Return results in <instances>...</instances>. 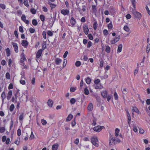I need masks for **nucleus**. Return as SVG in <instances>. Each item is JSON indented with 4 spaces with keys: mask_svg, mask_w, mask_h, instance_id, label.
I'll return each mask as SVG.
<instances>
[{
    "mask_svg": "<svg viewBox=\"0 0 150 150\" xmlns=\"http://www.w3.org/2000/svg\"><path fill=\"white\" fill-rule=\"evenodd\" d=\"M143 82L145 85H147L149 83V80L148 78H145L143 79Z\"/></svg>",
    "mask_w": 150,
    "mask_h": 150,
    "instance_id": "obj_20",
    "label": "nucleus"
},
{
    "mask_svg": "<svg viewBox=\"0 0 150 150\" xmlns=\"http://www.w3.org/2000/svg\"><path fill=\"white\" fill-rule=\"evenodd\" d=\"M81 62L79 61H77L76 62L75 65L77 67L80 66L81 65Z\"/></svg>",
    "mask_w": 150,
    "mask_h": 150,
    "instance_id": "obj_44",
    "label": "nucleus"
},
{
    "mask_svg": "<svg viewBox=\"0 0 150 150\" xmlns=\"http://www.w3.org/2000/svg\"><path fill=\"white\" fill-rule=\"evenodd\" d=\"M120 132L119 129L116 128L115 130V136L116 137H117L118 136V133Z\"/></svg>",
    "mask_w": 150,
    "mask_h": 150,
    "instance_id": "obj_29",
    "label": "nucleus"
},
{
    "mask_svg": "<svg viewBox=\"0 0 150 150\" xmlns=\"http://www.w3.org/2000/svg\"><path fill=\"white\" fill-rule=\"evenodd\" d=\"M107 98V101L109 102L110 100L111 99V96L109 95H107V97H106V98Z\"/></svg>",
    "mask_w": 150,
    "mask_h": 150,
    "instance_id": "obj_63",
    "label": "nucleus"
},
{
    "mask_svg": "<svg viewBox=\"0 0 150 150\" xmlns=\"http://www.w3.org/2000/svg\"><path fill=\"white\" fill-rule=\"evenodd\" d=\"M41 122L42 123V124L43 125H45L47 124V122L44 119H42L41 120Z\"/></svg>",
    "mask_w": 150,
    "mask_h": 150,
    "instance_id": "obj_49",
    "label": "nucleus"
},
{
    "mask_svg": "<svg viewBox=\"0 0 150 150\" xmlns=\"http://www.w3.org/2000/svg\"><path fill=\"white\" fill-rule=\"evenodd\" d=\"M76 101L75 99L74 98H71L70 100V103L72 104H74Z\"/></svg>",
    "mask_w": 150,
    "mask_h": 150,
    "instance_id": "obj_41",
    "label": "nucleus"
},
{
    "mask_svg": "<svg viewBox=\"0 0 150 150\" xmlns=\"http://www.w3.org/2000/svg\"><path fill=\"white\" fill-rule=\"evenodd\" d=\"M103 128H105L104 126L98 125L95 127L93 128V130L94 131H96L97 132H100Z\"/></svg>",
    "mask_w": 150,
    "mask_h": 150,
    "instance_id": "obj_3",
    "label": "nucleus"
},
{
    "mask_svg": "<svg viewBox=\"0 0 150 150\" xmlns=\"http://www.w3.org/2000/svg\"><path fill=\"white\" fill-rule=\"evenodd\" d=\"M103 33L105 35H107L108 34V31L106 29H105L103 30Z\"/></svg>",
    "mask_w": 150,
    "mask_h": 150,
    "instance_id": "obj_59",
    "label": "nucleus"
},
{
    "mask_svg": "<svg viewBox=\"0 0 150 150\" xmlns=\"http://www.w3.org/2000/svg\"><path fill=\"white\" fill-rule=\"evenodd\" d=\"M127 117L128 122V124H129L130 123V121L131 120V116L129 113L128 111L127 112Z\"/></svg>",
    "mask_w": 150,
    "mask_h": 150,
    "instance_id": "obj_14",
    "label": "nucleus"
},
{
    "mask_svg": "<svg viewBox=\"0 0 150 150\" xmlns=\"http://www.w3.org/2000/svg\"><path fill=\"white\" fill-rule=\"evenodd\" d=\"M91 142L92 144L95 146L96 147H98V144L96 143L98 142V138L96 137H94L91 138Z\"/></svg>",
    "mask_w": 150,
    "mask_h": 150,
    "instance_id": "obj_2",
    "label": "nucleus"
},
{
    "mask_svg": "<svg viewBox=\"0 0 150 150\" xmlns=\"http://www.w3.org/2000/svg\"><path fill=\"white\" fill-rule=\"evenodd\" d=\"M43 50H42V49H40L38 50L36 54V57L37 58H39L41 56L42 54Z\"/></svg>",
    "mask_w": 150,
    "mask_h": 150,
    "instance_id": "obj_7",
    "label": "nucleus"
},
{
    "mask_svg": "<svg viewBox=\"0 0 150 150\" xmlns=\"http://www.w3.org/2000/svg\"><path fill=\"white\" fill-rule=\"evenodd\" d=\"M23 4L27 7H28L29 6L28 2V0H24Z\"/></svg>",
    "mask_w": 150,
    "mask_h": 150,
    "instance_id": "obj_36",
    "label": "nucleus"
},
{
    "mask_svg": "<svg viewBox=\"0 0 150 150\" xmlns=\"http://www.w3.org/2000/svg\"><path fill=\"white\" fill-rule=\"evenodd\" d=\"M46 48V43L45 42H44L42 44V50H43Z\"/></svg>",
    "mask_w": 150,
    "mask_h": 150,
    "instance_id": "obj_23",
    "label": "nucleus"
},
{
    "mask_svg": "<svg viewBox=\"0 0 150 150\" xmlns=\"http://www.w3.org/2000/svg\"><path fill=\"white\" fill-rule=\"evenodd\" d=\"M40 18L42 21H44L45 20V17L43 15H41L40 16Z\"/></svg>",
    "mask_w": 150,
    "mask_h": 150,
    "instance_id": "obj_38",
    "label": "nucleus"
},
{
    "mask_svg": "<svg viewBox=\"0 0 150 150\" xmlns=\"http://www.w3.org/2000/svg\"><path fill=\"white\" fill-rule=\"evenodd\" d=\"M101 94L104 98H105L108 95L107 92L106 90L103 91L101 92Z\"/></svg>",
    "mask_w": 150,
    "mask_h": 150,
    "instance_id": "obj_9",
    "label": "nucleus"
},
{
    "mask_svg": "<svg viewBox=\"0 0 150 150\" xmlns=\"http://www.w3.org/2000/svg\"><path fill=\"white\" fill-rule=\"evenodd\" d=\"M12 92L11 90H10L8 91L7 96V99L8 100L11 98L12 95Z\"/></svg>",
    "mask_w": 150,
    "mask_h": 150,
    "instance_id": "obj_11",
    "label": "nucleus"
},
{
    "mask_svg": "<svg viewBox=\"0 0 150 150\" xmlns=\"http://www.w3.org/2000/svg\"><path fill=\"white\" fill-rule=\"evenodd\" d=\"M21 19L23 21L26 20V16L25 15H22L21 17Z\"/></svg>",
    "mask_w": 150,
    "mask_h": 150,
    "instance_id": "obj_53",
    "label": "nucleus"
},
{
    "mask_svg": "<svg viewBox=\"0 0 150 150\" xmlns=\"http://www.w3.org/2000/svg\"><path fill=\"white\" fill-rule=\"evenodd\" d=\"M100 80L99 79H97L94 81V83L95 84H98L100 82Z\"/></svg>",
    "mask_w": 150,
    "mask_h": 150,
    "instance_id": "obj_54",
    "label": "nucleus"
},
{
    "mask_svg": "<svg viewBox=\"0 0 150 150\" xmlns=\"http://www.w3.org/2000/svg\"><path fill=\"white\" fill-rule=\"evenodd\" d=\"M29 30L30 32L32 33H34L35 31V30L32 28H29Z\"/></svg>",
    "mask_w": 150,
    "mask_h": 150,
    "instance_id": "obj_50",
    "label": "nucleus"
},
{
    "mask_svg": "<svg viewBox=\"0 0 150 150\" xmlns=\"http://www.w3.org/2000/svg\"><path fill=\"white\" fill-rule=\"evenodd\" d=\"M120 38L119 35H117L115 39L111 41V42L112 44H114L119 41Z\"/></svg>",
    "mask_w": 150,
    "mask_h": 150,
    "instance_id": "obj_5",
    "label": "nucleus"
},
{
    "mask_svg": "<svg viewBox=\"0 0 150 150\" xmlns=\"http://www.w3.org/2000/svg\"><path fill=\"white\" fill-rule=\"evenodd\" d=\"M105 51L108 53L110 52V47L108 45L106 46L105 49Z\"/></svg>",
    "mask_w": 150,
    "mask_h": 150,
    "instance_id": "obj_35",
    "label": "nucleus"
},
{
    "mask_svg": "<svg viewBox=\"0 0 150 150\" xmlns=\"http://www.w3.org/2000/svg\"><path fill=\"white\" fill-rule=\"evenodd\" d=\"M6 78L8 79H10V75L8 72H7L6 74Z\"/></svg>",
    "mask_w": 150,
    "mask_h": 150,
    "instance_id": "obj_48",
    "label": "nucleus"
},
{
    "mask_svg": "<svg viewBox=\"0 0 150 150\" xmlns=\"http://www.w3.org/2000/svg\"><path fill=\"white\" fill-rule=\"evenodd\" d=\"M21 44L23 46L26 47L28 45V43L27 40H23L22 41Z\"/></svg>",
    "mask_w": 150,
    "mask_h": 150,
    "instance_id": "obj_10",
    "label": "nucleus"
},
{
    "mask_svg": "<svg viewBox=\"0 0 150 150\" xmlns=\"http://www.w3.org/2000/svg\"><path fill=\"white\" fill-rule=\"evenodd\" d=\"M6 55L7 57L9 56L10 54V50L8 48H7L6 49Z\"/></svg>",
    "mask_w": 150,
    "mask_h": 150,
    "instance_id": "obj_31",
    "label": "nucleus"
},
{
    "mask_svg": "<svg viewBox=\"0 0 150 150\" xmlns=\"http://www.w3.org/2000/svg\"><path fill=\"white\" fill-rule=\"evenodd\" d=\"M32 23L34 25H36L38 24V22L35 19H33L32 21Z\"/></svg>",
    "mask_w": 150,
    "mask_h": 150,
    "instance_id": "obj_37",
    "label": "nucleus"
},
{
    "mask_svg": "<svg viewBox=\"0 0 150 150\" xmlns=\"http://www.w3.org/2000/svg\"><path fill=\"white\" fill-rule=\"evenodd\" d=\"M62 62V60L59 58H56L55 59V64L57 65H59Z\"/></svg>",
    "mask_w": 150,
    "mask_h": 150,
    "instance_id": "obj_17",
    "label": "nucleus"
},
{
    "mask_svg": "<svg viewBox=\"0 0 150 150\" xmlns=\"http://www.w3.org/2000/svg\"><path fill=\"white\" fill-rule=\"evenodd\" d=\"M83 29L85 34L87 35L89 31L88 26L86 25H84L83 28Z\"/></svg>",
    "mask_w": 150,
    "mask_h": 150,
    "instance_id": "obj_6",
    "label": "nucleus"
},
{
    "mask_svg": "<svg viewBox=\"0 0 150 150\" xmlns=\"http://www.w3.org/2000/svg\"><path fill=\"white\" fill-rule=\"evenodd\" d=\"M12 44L13 47L15 52L16 53H17L18 52V48L17 45L16 43L13 42H12Z\"/></svg>",
    "mask_w": 150,
    "mask_h": 150,
    "instance_id": "obj_8",
    "label": "nucleus"
},
{
    "mask_svg": "<svg viewBox=\"0 0 150 150\" xmlns=\"http://www.w3.org/2000/svg\"><path fill=\"white\" fill-rule=\"evenodd\" d=\"M150 50V44H149L147 45L146 48V52L147 53H148Z\"/></svg>",
    "mask_w": 150,
    "mask_h": 150,
    "instance_id": "obj_34",
    "label": "nucleus"
},
{
    "mask_svg": "<svg viewBox=\"0 0 150 150\" xmlns=\"http://www.w3.org/2000/svg\"><path fill=\"white\" fill-rule=\"evenodd\" d=\"M73 115L71 114H69L68 117H67L66 119V121H70L73 117Z\"/></svg>",
    "mask_w": 150,
    "mask_h": 150,
    "instance_id": "obj_24",
    "label": "nucleus"
},
{
    "mask_svg": "<svg viewBox=\"0 0 150 150\" xmlns=\"http://www.w3.org/2000/svg\"><path fill=\"white\" fill-rule=\"evenodd\" d=\"M14 105L13 104H11L9 110L11 111L12 112L13 111V110L14 108Z\"/></svg>",
    "mask_w": 150,
    "mask_h": 150,
    "instance_id": "obj_40",
    "label": "nucleus"
},
{
    "mask_svg": "<svg viewBox=\"0 0 150 150\" xmlns=\"http://www.w3.org/2000/svg\"><path fill=\"white\" fill-rule=\"evenodd\" d=\"M48 3L50 5V6L52 9L53 8H55L56 6V5L55 4H52L50 1L48 2Z\"/></svg>",
    "mask_w": 150,
    "mask_h": 150,
    "instance_id": "obj_27",
    "label": "nucleus"
},
{
    "mask_svg": "<svg viewBox=\"0 0 150 150\" xmlns=\"http://www.w3.org/2000/svg\"><path fill=\"white\" fill-rule=\"evenodd\" d=\"M145 109L148 115H150V112H149V110H150V105H149L148 106L146 105Z\"/></svg>",
    "mask_w": 150,
    "mask_h": 150,
    "instance_id": "obj_15",
    "label": "nucleus"
},
{
    "mask_svg": "<svg viewBox=\"0 0 150 150\" xmlns=\"http://www.w3.org/2000/svg\"><path fill=\"white\" fill-rule=\"evenodd\" d=\"M88 37L91 40L93 39V37L91 34H89L88 35Z\"/></svg>",
    "mask_w": 150,
    "mask_h": 150,
    "instance_id": "obj_64",
    "label": "nucleus"
},
{
    "mask_svg": "<svg viewBox=\"0 0 150 150\" xmlns=\"http://www.w3.org/2000/svg\"><path fill=\"white\" fill-rule=\"evenodd\" d=\"M31 12L33 14L36 13V10L34 8H32L30 9Z\"/></svg>",
    "mask_w": 150,
    "mask_h": 150,
    "instance_id": "obj_39",
    "label": "nucleus"
},
{
    "mask_svg": "<svg viewBox=\"0 0 150 150\" xmlns=\"http://www.w3.org/2000/svg\"><path fill=\"white\" fill-rule=\"evenodd\" d=\"M17 98V97H14V96L12 97L11 99V101L13 102L15 101L16 102V100Z\"/></svg>",
    "mask_w": 150,
    "mask_h": 150,
    "instance_id": "obj_46",
    "label": "nucleus"
},
{
    "mask_svg": "<svg viewBox=\"0 0 150 150\" xmlns=\"http://www.w3.org/2000/svg\"><path fill=\"white\" fill-rule=\"evenodd\" d=\"M5 128L4 127H1L0 128V132L2 133L5 131Z\"/></svg>",
    "mask_w": 150,
    "mask_h": 150,
    "instance_id": "obj_45",
    "label": "nucleus"
},
{
    "mask_svg": "<svg viewBox=\"0 0 150 150\" xmlns=\"http://www.w3.org/2000/svg\"><path fill=\"white\" fill-rule=\"evenodd\" d=\"M97 25L98 24L97 22H95L93 25V28L94 30H96V29Z\"/></svg>",
    "mask_w": 150,
    "mask_h": 150,
    "instance_id": "obj_42",
    "label": "nucleus"
},
{
    "mask_svg": "<svg viewBox=\"0 0 150 150\" xmlns=\"http://www.w3.org/2000/svg\"><path fill=\"white\" fill-rule=\"evenodd\" d=\"M19 31L21 33H23V27L21 26H20L19 27Z\"/></svg>",
    "mask_w": 150,
    "mask_h": 150,
    "instance_id": "obj_60",
    "label": "nucleus"
},
{
    "mask_svg": "<svg viewBox=\"0 0 150 150\" xmlns=\"http://www.w3.org/2000/svg\"><path fill=\"white\" fill-rule=\"evenodd\" d=\"M21 134V131L20 129H18L17 131V134L18 136H20Z\"/></svg>",
    "mask_w": 150,
    "mask_h": 150,
    "instance_id": "obj_51",
    "label": "nucleus"
},
{
    "mask_svg": "<svg viewBox=\"0 0 150 150\" xmlns=\"http://www.w3.org/2000/svg\"><path fill=\"white\" fill-rule=\"evenodd\" d=\"M84 93L86 95H88L89 93V91L87 87L84 88Z\"/></svg>",
    "mask_w": 150,
    "mask_h": 150,
    "instance_id": "obj_28",
    "label": "nucleus"
},
{
    "mask_svg": "<svg viewBox=\"0 0 150 150\" xmlns=\"http://www.w3.org/2000/svg\"><path fill=\"white\" fill-rule=\"evenodd\" d=\"M133 110L134 112H139V110L136 107L133 108Z\"/></svg>",
    "mask_w": 150,
    "mask_h": 150,
    "instance_id": "obj_52",
    "label": "nucleus"
},
{
    "mask_svg": "<svg viewBox=\"0 0 150 150\" xmlns=\"http://www.w3.org/2000/svg\"><path fill=\"white\" fill-rule=\"evenodd\" d=\"M108 27L109 29L112 28V25L111 22H110V23L108 24Z\"/></svg>",
    "mask_w": 150,
    "mask_h": 150,
    "instance_id": "obj_47",
    "label": "nucleus"
},
{
    "mask_svg": "<svg viewBox=\"0 0 150 150\" xmlns=\"http://www.w3.org/2000/svg\"><path fill=\"white\" fill-rule=\"evenodd\" d=\"M20 83L23 85H24L25 83V80H23L21 79L20 80Z\"/></svg>",
    "mask_w": 150,
    "mask_h": 150,
    "instance_id": "obj_62",
    "label": "nucleus"
},
{
    "mask_svg": "<svg viewBox=\"0 0 150 150\" xmlns=\"http://www.w3.org/2000/svg\"><path fill=\"white\" fill-rule=\"evenodd\" d=\"M111 140L113 142H114V144L116 142L120 143V140L117 138H115L114 137H112L111 138Z\"/></svg>",
    "mask_w": 150,
    "mask_h": 150,
    "instance_id": "obj_13",
    "label": "nucleus"
},
{
    "mask_svg": "<svg viewBox=\"0 0 150 150\" xmlns=\"http://www.w3.org/2000/svg\"><path fill=\"white\" fill-rule=\"evenodd\" d=\"M92 43L91 41H89L87 44V47L90 48L92 45Z\"/></svg>",
    "mask_w": 150,
    "mask_h": 150,
    "instance_id": "obj_55",
    "label": "nucleus"
},
{
    "mask_svg": "<svg viewBox=\"0 0 150 150\" xmlns=\"http://www.w3.org/2000/svg\"><path fill=\"white\" fill-rule=\"evenodd\" d=\"M71 23L72 25H74L76 23V20L73 17H71Z\"/></svg>",
    "mask_w": 150,
    "mask_h": 150,
    "instance_id": "obj_19",
    "label": "nucleus"
},
{
    "mask_svg": "<svg viewBox=\"0 0 150 150\" xmlns=\"http://www.w3.org/2000/svg\"><path fill=\"white\" fill-rule=\"evenodd\" d=\"M122 92L123 94V97H125V95L126 96L127 93L126 89V88H123Z\"/></svg>",
    "mask_w": 150,
    "mask_h": 150,
    "instance_id": "obj_30",
    "label": "nucleus"
},
{
    "mask_svg": "<svg viewBox=\"0 0 150 150\" xmlns=\"http://www.w3.org/2000/svg\"><path fill=\"white\" fill-rule=\"evenodd\" d=\"M42 35L44 38L45 39L46 38V33L45 31H43L42 33Z\"/></svg>",
    "mask_w": 150,
    "mask_h": 150,
    "instance_id": "obj_57",
    "label": "nucleus"
},
{
    "mask_svg": "<svg viewBox=\"0 0 150 150\" xmlns=\"http://www.w3.org/2000/svg\"><path fill=\"white\" fill-rule=\"evenodd\" d=\"M122 45V44L119 45L118 46V48L117 50V52L119 53L121 52Z\"/></svg>",
    "mask_w": 150,
    "mask_h": 150,
    "instance_id": "obj_21",
    "label": "nucleus"
},
{
    "mask_svg": "<svg viewBox=\"0 0 150 150\" xmlns=\"http://www.w3.org/2000/svg\"><path fill=\"white\" fill-rule=\"evenodd\" d=\"M21 57L20 59V62L22 63L21 65L23 66L25 64L24 62L25 60H26V58L23 53H22L21 54Z\"/></svg>",
    "mask_w": 150,
    "mask_h": 150,
    "instance_id": "obj_4",
    "label": "nucleus"
},
{
    "mask_svg": "<svg viewBox=\"0 0 150 150\" xmlns=\"http://www.w3.org/2000/svg\"><path fill=\"white\" fill-rule=\"evenodd\" d=\"M0 7H1L3 9H4L6 8L5 5L3 4H0Z\"/></svg>",
    "mask_w": 150,
    "mask_h": 150,
    "instance_id": "obj_56",
    "label": "nucleus"
},
{
    "mask_svg": "<svg viewBox=\"0 0 150 150\" xmlns=\"http://www.w3.org/2000/svg\"><path fill=\"white\" fill-rule=\"evenodd\" d=\"M1 97L2 98V104L4 102V99L6 98V95L5 94V92H3L1 95Z\"/></svg>",
    "mask_w": 150,
    "mask_h": 150,
    "instance_id": "obj_16",
    "label": "nucleus"
},
{
    "mask_svg": "<svg viewBox=\"0 0 150 150\" xmlns=\"http://www.w3.org/2000/svg\"><path fill=\"white\" fill-rule=\"evenodd\" d=\"M93 104L92 103H90L88 107V109L90 110H92L93 109Z\"/></svg>",
    "mask_w": 150,
    "mask_h": 150,
    "instance_id": "obj_25",
    "label": "nucleus"
},
{
    "mask_svg": "<svg viewBox=\"0 0 150 150\" xmlns=\"http://www.w3.org/2000/svg\"><path fill=\"white\" fill-rule=\"evenodd\" d=\"M132 12L135 18L140 19L141 17V14L135 10V8H134L132 11Z\"/></svg>",
    "mask_w": 150,
    "mask_h": 150,
    "instance_id": "obj_1",
    "label": "nucleus"
},
{
    "mask_svg": "<svg viewBox=\"0 0 150 150\" xmlns=\"http://www.w3.org/2000/svg\"><path fill=\"white\" fill-rule=\"evenodd\" d=\"M123 29L126 32H129L130 29L127 25H125L123 28Z\"/></svg>",
    "mask_w": 150,
    "mask_h": 150,
    "instance_id": "obj_26",
    "label": "nucleus"
},
{
    "mask_svg": "<svg viewBox=\"0 0 150 150\" xmlns=\"http://www.w3.org/2000/svg\"><path fill=\"white\" fill-rule=\"evenodd\" d=\"M69 13V11L67 10L62 9L61 11V13L63 15H66L68 14Z\"/></svg>",
    "mask_w": 150,
    "mask_h": 150,
    "instance_id": "obj_12",
    "label": "nucleus"
},
{
    "mask_svg": "<svg viewBox=\"0 0 150 150\" xmlns=\"http://www.w3.org/2000/svg\"><path fill=\"white\" fill-rule=\"evenodd\" d=\"M47 34L50 36H52L53 35L52 33L50 31H49L47 32Z\"/></svg>",
    "mask_w": 150,
    "mask_h": 150,
    "instance_id": "obj_61",
    "label": "nucleus"
},
{
    "mask_svg": "<svg viewBox=\"0 0 150 150\" xmlns=\"http://www.w3.org/2000/svg\"><path fill=\"white\" fill-rule=\"evenodd\" d=\"M53 104V102L52 100L50 99H49L47 101V104L48 106L50 107H51L52 106V105Z\"/></svg>",
    "mask_w": 150,
    "mask_h": 150,
    "instance_id": "obj_18",
    "label": "nucleus"
},
{
    "mask_svg": "<svg viewBox=\"0 0 150 150\" xmlns=\"http://www.w3.org/2000/svg\"><path fill=\"white\" fill-rule=\"evenodd\" d=\"M23 113H22L20 115L19 119L20 120H23Z\"/></svg>",
    "mask_w": 150,
    "mask_h": 150,
    "instance_id": "obj_43",
    "label": "nucleus"
},
{
    "mask_svg": "<svg viewBox=\"0 0 150 150\" xmlns=\"http://www.w3.org/2000/svg\"><path fill=\"white\" fill-rule=\"evenodd\" d=\"M132 4V5L133 6V7L134 8H136V2H135V0H130Z\"/></svg>",
    "mask_w": 150,
    "mask_h": 150,
    "instance_id": "obj_32",
    "label": "nucleus"
},
{
    "mask_svg": "<svg viewBox=\"0 0 150 150\" xmlns=\"http://www.w3.org/2000/svg\"><path fill=\"white\" fill-rule=\"evenodd\" d=\"M86 83L88 84H89L91 81V79L89 78L88 77L86 79Z\"/></svg>",
    "mask_w": 150,
    "mask_h": 150,
    "instance_id": "obj_33",
    "label": "nucleus"
},
{
    "mask_svg": "<svg viewBox=\"0 0 150 150\" xmlns=\"http://www.w3.org/2000/svg\"><path fill=\"white\" fill-rule=\"evenodd\" d=\"M103 61L101 60L100 61V67H102L103 66Z\"/></svg>",
    "mask_w": 150,
    "mask_h": 150,
    "instance_id": "obj_58",
    "label": "nucleus"
},
{
    "mask_svg": "<svg viewBox=\"0 0 150 150\" xmlns=\"http://www.w3.org/2000/svg\"><path fill=\"white\" fill-rule=\"evenodd\" d=\"M58 144H57L53 145L52 146V150H57L58 149Z\"/></svg>",
    "mask_w": 150,
    "mask_h": 150,
    "instance_id": "obj_22",
    "label": "nucleus"
}]
</instances>
